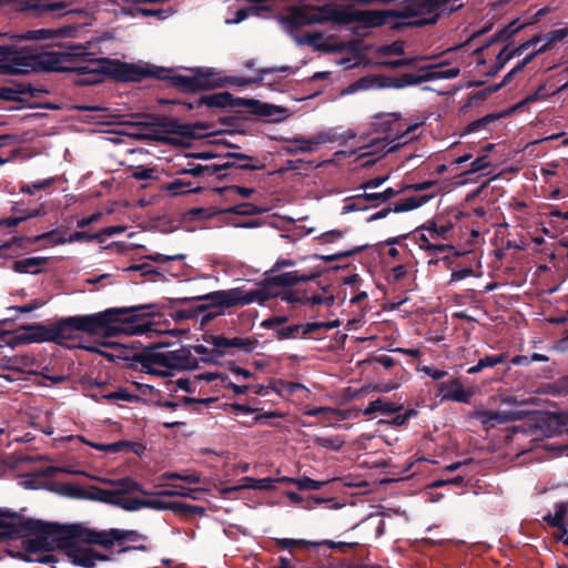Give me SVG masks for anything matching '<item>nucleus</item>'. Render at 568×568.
<instances>
[{"instance_id": "obj_1", "label": "nucleus", "mask_w": 568, "mask_h": 568, "mask_svg": "<svg viewBox=\"0 0 568 568\" xmlns=\"http://www.w3.org/2000/svg\"><path fill=\"white\" fill-rule=\"evenodd\" d=\"M152 305L112 307L103 312L62 317L52 325L33 324L23 327V332L12 333L7 328L16 317L0 320V347L53 342L69 349H84L95 355H191L190 351L151 352L139 349L141 344L129 341L130 337L151 331L146 321L151 313L140 312Z\"/></svg>"}, {"instance_id": "obj_2", "label": "nucleus", "mask_w": 568, "mask_h": 568, "mask_svg": "<svg viewBox=\"0 0 568 568\" xmlns=\"http://www.w3.org/2000/svg\"><path fill=\"white\" fill-rule=\"evenodd\" d=\"M125 538L119 529L92 531L78 525L60 526L36 519H21L14 514L0 511V541L21 540V549L8 548L11 557L30 562L51 564L58 561L54 550H61L74 565L94 568L98 562L106 561L110 556L99 551L105 550L115 541Z\"/></svg>"}, {"instance_id": "obj_3", "label": "nucleus", "mask_w": 568, "mask_h": 568, "mask_svg": "<svg viewBox=\"0 0 568 568\" xmlns=\"http://www.w3.org/2000/svg\"><path fill=\"white\" fill-rule=\"evenodd\" d=\"M283 22L291 30H298L305 26L324 22H334L339 26L358 22L371 28L388 26L393 30H400L405 24V21L399 20L398 10H349L332 3L314 8H294L288 14L283 17Z\"/></svg>"}, {"instance_id": "obj_4", "label": "nucleus", "mask_w": 568, "mask_h": 568, "mask_svg": "<svg viewBox=\"0 0 568 568\" xmlns=\"http://www.w3.org/2000/svg\"><path fill=\"white\" fill-rule=\"evenodd\" d=\"M108 58H92L83 47H73L67 51H42V61L39 71L44 72H74L80 75L77 81L81 85L101 83L109 77L108 65L102 63Z\"/></svg>"}, {"instance_id": "obj_5", "label": "nucleus", "mask_w": 568, "mask_h": 568, "mask_svg": "<svg viewBox=\"0 0 568 568\" xmlns=\"http://www.w3.org/2000/svg\"><path fill=\"white\" fill-rule=\"evenodd\" d=\"M317 277V273L302 274L300 271L285 272L265 278L263 286L256 290L245 291L241 287H235L225 291H215L200 298L210 300L212 305L221 307L244 306L253 302L264 304L273 296L278 295V292L273 291L274 287H292L300 282H310Z\"/></svg>"}, {"instance_id": "obj_6", "label": "nucleus", "mask_w": 568, "mask_h": 568, "mask_svg": "<svg viewBox=\"0 0 568 568\" xmlns=\"http://www.w3.org/2000/svg\"><path fill=\"white\" fill-rule=\"evenodd\" d=\"M463 0H407L398 9L405 27L422 28L437 23L442 14H450L463 7Z\"/></svg>"}, {"instance_id": "obj_7", "label": "nucleus", "mask_w": 568, "mask_h": 568, "mask_svg": "<svg viewBox=\"0 0 568 568\" xmlns=\"http://www.w3.org/2000/svg\"><path fill=\"white\" fill-rule=\"evenodd\" d=\"M42 52L18 47L8 33H0V71L4 74L39 72Z\"/></svg>"}, {"instance_id": "obj_8", "label": "nucleus", "mask_w": 568, "mask_h": 568, "mask_svg": "<svg viewBox=\"0 0 568 568\" xmlns=\"http://www.w3.org/2000/svg\"><path fill=\"white\" fill-rule=\"evenodd\" d=\"M94 480L114 487L113 506L120 507L126 511H136L143 508L170 509L171 503L160 499H143L133 496L134 493L149 495L142 486L131 477L112 479L109 477H92Z\"/></svg>"}, {"instance_id": "obj_9", "label": "nucleus", "mask_w": 568, "mask_h": 568, "mask_svg": "<svg viewBox=\"0 0 568 568\" xmlns=\"http://www.w3.org/2000/svg\"><path fill=\"white\" fill-rule=\"evenodd\" d=\"M165 73L158 80L168 81L171 88L182 93H197L219 89L222 84L219 78V71L210 67H196L189 69L190 74H180L173 68L162 67Z\"/></svg>"}, {"instance_id": "obj_10", "label": "nucleus", "mask_w": 568, "mask_h": 568, "mask_svg": "<svg viewBox=\"0 0 568 568\" xmlns=\"http://www.w3.org/2000/svg\"><path fill=\"white\" fill-rule=\"evenodd\" d=\"M499 399V404L501 408L497 410L491 409H483L477 412V418L487 425H499L508 422L519 420L523 418V410L519 408L523 406H528L535 404L534 398H523L519 396H499L493 397V404L497 405Z\"/></svg>"}, {"instance_id": "obj_11", "label": "nucleus", "mask_w": 568, "mask_h": 568, "mask_svg": "<svg viewBox=\"0 0 568 568\" xmlns=\"http://www.w3.org/2000/svg\"><path fill=\"white\" fill-rule=\"evenodd\" d=\"M103 63L108 65L106 70L109 72V78L118 82H141L146 78L158 80V78H161V74L166 72L162 67L150 63H128L110 58H108V61H104Z\"/></svg>"}, {"instance_id": "obj_12", "label": "nucleus", "mask_w": 568, "mask_h": 568, "mask_svg": "<svg viewBox=\"0 0 568 568\" xmlns=\"http://www.w3.org/2000/svg\"><path fill=\"white\" fill-rule=\"evenodd\" d=\"M243 99L223 91L202 95L193 102H185L184 105L189 110L205 108L210 114H215L216 111L237 112L239 109L243 108Z\"/></svg>"}, {"instance_id": "obj_13", "label": "nucleus", "mask_w": 568, "mask_h": 568, "mask_svg": "<svg viewBox=\"0 0 568 568\" xmlns=\"http://www.w3.org/2000/svg\"><path fill=\"white\" fill-rule=\"evenodd\" d=\"M204 341L211 344L215 349L209 352L203 345L195 346V352L201 355H223L222 349L224 348H236L244 353H252L257 345L256 339L250 337H225L223 335H204Z\"/></svg>"}, {"instance_id": "obj_14", "label": "nucleus", "mask_w": 568, "mask_h": 568, "mask_svg": "<svg viewBox=\"0 0 568 568\" xmlns=\"http://www.w3.org/2000/svg\"><path fill=\"white\" fill-rule=\"evenodd\" d=\"M287 318L285 316H274L263 322V326L274 328L280 339L305 337L313 332L324 327H333L336 324L324 323H306V324H291L283 326Z\"/></svg>"}, {"instance_id": "obj_15", "label": "nucleus", "mask_w": 568, "mask_h": 568, "mask_svg": "<svg viewBox=\"0 0 568 568\" xmlns=\"http://www.w3.org/2000/svg\"><path fill=\"white\" fill-rule=\"evenodd\" d=\"M110 489H102L95 486L84 488L75 484H62L59 487V493L62 496L73 499H88L97 500L105 504L113 505L114 487Z\"/></svg>"}, {"instance_id": "obj_16", "label": "nucleus", "mask_w": 568, "mask_h": 568, "mask_svg": "<svg viewBox=\"0 0 568 568\" xmlns=\"http://www.w3.org/2000/svg\"><path fill=\"white\" fill-rule=\"evenodd\" d=\"M373 83H376L377 88L403 89L408 85L420 84L423 79H420V74L404 73L399 77H364L357 81V85L362 89H368Z\"/></svg>"}, {"instance_id": "obj_17", "label": "nucleus", "mask_w": 568, "mask_h": 568, "mask_svg": "<svg viewBox=\"0 0 568 568\" xmlns=\"http://www.w3.org/2000/svg\"><path fill=\"white\" fill-rule=\"evenodd\" d=\"M129 359L130 357H123ZM144 373L155 376H171L172 368L182 357H131Z\"/></svg>"}, {"instance_id": "obj_18", "label": "nucleus", "mask_w": 568, "mask_h": 568, "mask_svg": "<svg viewBox=\"0 0 568 568\" xmlns=\"http://www.w3.org/2000/svg\"><path fill=\"white\" fill-rule=\"evenodd\" d=\"M243 108L247 109L250 114L258 118L268 119L271 122H280L287 116V109L281 105L262 102L256 99H243Z\"/></svg>"}, {"instance_id": "obj_19", "label": "nucleus", "mask_w": 568, "mask_h": 568, "mask_svg": "<svg viewBox=\"0 0 568 568\" xmlns=\"http://www.w3.org/2000/svg\"><path fill=\"white\" fill-rule=\"evenodd\" d=\"M376 119L377 121L374 123L375 130L386 133L387 139L394 140L405 136L406 134L415 131L420 125V123H415L406 126L405 129L394 128L395 124L402 119V115L396 112L379 114L376 116Z\"/></svg>"}, {"instance_id": "obj_20", "label": "nucleus", "mask_w": 568, "mask_h": 568, "mask_svg": "<svg viewBox=\"0 0 568 568\" xmlns=\"http://www.w3.org/2000/svg\"><path fill=\"white\" fill-rule=\"evenodd\" d=\"M275 72H292V68L288 65L283 67H274V68H263L257 71V75L254 78H237V77H223L221 72H219V78L222 84L220 88H223L227 84L235 87H247L251 84H263L264 78L268 73Z\"/></svg>"}, {"instance_id": "obj_21", "label": "nucleus", "mask_w": 568, "mask_h": 568, "mask_svg": "<svg viewBox=\"0 0 568 568\" xmlns=\"http://www.w3.org/2000/svg\"><path fill=\"white\" fill-rule=\"evenodd\" d=\"M163 126L169 133L179 134L189 139L201 138L202 134L197 133V130L207 131L212 129V124L206 122L180 123V121L174 118L168 119Z\"/></svg>"}, {"instance_id": "obj_22", "label": "nucleus", "mask_w": 568, "mask_h": 568, "mask_svg": "<svg viewBox=\"0 0 568 568\" xmlns=\"http://www.w3.org/2000/svg\"><path fill=\"white\" fill-rule=\"evenodd\" d=\"M224 163L230 165L229 170L260 171L265 169V164L253 155L240 152H227L223 154Z\"/></svg>"}, {"instance_id": "obj_23", "label": "nucleus", "mask_w": 568, "mask_h": 568, "mask_svg": "<svg viewBox=\"0 0 568 568\" xmlns=\"http://www.w3.org/2000/svg\"><path fill=\"white\" fill-rule=\"evenodd\" d=\"M206 294H204V296ZM199 297H203V295L192 296V297H180V298L174 300V303H178V304H187L191 302H206V303L197 305L194 308L176 311L173 315V318L179 322V321L194 318L199 313L206 312L209 308H221V310L225 308V307L212 305L210 300H201Z\"/></svg>"}, {"instance_id": "obj_24", "label": "nucleus", "mask_w": 568, "mask_h": 568, "mask_svg": "<svg viewBox=\"0 0 568 568\" xmlns=\"http://www.w3.org/2000/svg\"><path fill=\"white\" fill-rule=\"evenodd\" d=\"M40 241H47L49 245H61L67 243V239L60 234L59 230H52L32 237L13 236V242L18 243V248L21 250H24L29 245L36 244Z\"/></svg>"}, {"instance_id": "obj_25", "label": "nucleus", "mask_w": 568, "mask_h": 568, "mask_svg": "<svg viewBox=\"0 0 568 568\" xmlns=\"http://www.w3.org/2000/svg\"><path fill=\"white\" fill-rule=\"evenodd\" d=\"M420 71H425L424 73H420V79H423V82L440 79H455L460 73V69L458 67L449 69H443L442 67H425L422 68Z\"/></svg>"}, {"instance_id": "obj_26", "label": "nucleus", "mask_w": 568, "mask_h": 568, "mask_svg": "<svg viewBox=\"0 0 568 568\" xmlns=\"http://www.w3.org/2000/svg\"><path fill=\"white\" fill-rule=\"evenodd\" d=\"M48 261V257H27L23 260L14 261L12 264V270L17 273L38 274L41 272L40 267L47 264Z\"/></svg>"}, {"instance_id": "obj_27", "label": "nucleus", "mask_w": 568, "mask_h": 568, "mask_svg": "<svg viewBox=\"0 0 568 568\" xmlns=\"http://www.w3.org/2000/svg\"><path fill=\"white\" fill-rule=\"evenodd\" d=\"M34 97L30 84H17L14 87H0V99L4 101H22V95Z\"/></svg>"}, {"instance_id": "obj_28", "label": "nucleus", "mask_w": 568, "mask_h": 568, "mask_svg": "<svg viewBox=\"0 0 568 568\" xmlns=\"http://www.w3.org/2000/svg\"><path fill=\"white\" fill-rule=\"evenodd\" d=\"M82 443L109 454H116L121 452H129L133 449V444L126 440H119L111 444H99L87 440L84 437H78Z\"/></svg>"}, {"instance_id": "obj_29", "label": "nucleus", "mask_w": 568, "mask_h": 568, "mask_svg": "<svg viewBox=\"0 0 568 568\" xmlns=\"http://www.w3.org/2000/svg\"><path fill=\"white\" fill-rule=\"evenodd\" d=\"M404 192V189L395 190L393 187H387L383 192H374L367 193L366 191L363 193V199L369 201V206L372 209L378 207L381 204L387 203L389 200L394 199L398 194Z\"/></svg>"}, {"instance_id": "obj_30", "label": "nucleus", "mask_w": 568, "mask_h": 568, "mask_svg": "<svg viewBox=\"0 0 568 568\" xmlns=\"http://www.w3.org/2000/svg\"><path fill=\"white\" fill-rule=\"evenodd\" d=\"M398 410L399 406H397L396 404L378 398L376 400L371 402L363 413L365 416H369L374 413H379L384 416H389Z\"/></svg>"}, {"instance_id": "obj_31", "label": "nucleus", "mask_w": 568, "mask_h": 568, "mask_svg": "<svg viewBox=\"0 0 568 568\" xmlns=\"http://www.w3.org/2000/svg\"><path fill=\"white\" fill-rule=\"evenodd\" d=\"M68 32L65 29H37L29 30L20 38L23 40H45V39H55L67 36Z\"/></svg>"}, {"instance_id": "obj_32", "label": "nucleus", "mask_w": 568, "mask_h": 568, "mask_svg": "<svg viewBox=\"0 0 568 568\" xmlns=\"http://www.w3.org/2000/svg\"><path fill=\"white\" fill-rule=\"evenodd\" d=\"M430 199L429 195L423 196H410L405 200H400L396 202L394 205H390V210L394 213H403L415 210L423 204H425Z\"/></svg>"}, {"instance_id": "obj_33", "label": "nucleus", "mask_w": 568, "mask_h": 568, "mask_svg": "<svg viewBox=\"0 0 568 568\" xmlns=\"http://www.w3.org/2000/svg\"><path fill=\"white\" fill-rule=\"evenodd\" d=\"M285 142L287 143V145H285L283 150L290 154L314 151V145L313 143H311V138L306 139L303 136H295L292 139H285Z\"/></svg>"}, {"instance_id": "obj_34", "label": "nucleus", "mask_w": 568, "mask_h": 568, "mask_svg": "<svg viewBox=\"0 0 568 568\" xmlns=\"http://www.w3.org/2000/svg\"><path fill=\"white\" fill-rule=\"evenodd\" d=\"M274 393L282 397H287L298 389L307 390L306 387L298 383L284 382L282 379H275L268 385Z\"/></svg>"}, {"instance_id": "obj_35", "label": "nucleus", "mask_w": 568, "mask_h": 568, "mask_svg": "<svg viewBox=\"0 0 568 568\" xmlns=\"http://www.w3.org/2000/svg\"><path fill=\"white\" fill-rule=\"evenodd\" d=\"M445 397L459 403H468L471 397V392L466 390L458 381H453L447 386Z\"/></svg>"}, {"instance_id": "obj_36", "label": "nucleus", "mask_w": 568, "mask_h": 568, "mask_svg": "<svg viewBox=\"0 0 568 568\" xmlns=\"http://www.w3.org/2000/svg\"><path fill=\"white\" fill-rule=\"evenodd\" d=\"M557 90H551L546 83L540 84L532 93L528 94L523 101H520L516 109L521 108L525 104L534 103L537 101L546 100L555 95Z\"/></svg>"}, {"instance_id": "obj_37", "label": "nucleus", "mask_w": 568, "mask_h": 568, "mask_svg": "<svg viewBox=\"0 0 568 568\" xmlns=\"http://www.w3.org/2000/svg\"><path fill=\"white\" fill-rule=\"evenodd\" d=\"M241 487L244 489H255V490H274V480L273 478L266 477L256 479L253 477H244L241 479Z\"/></svg>"}, {"instance_id": "obj_38", "label": "nucleus", "mask_w": 568, "mask_h": 568, "mask_svg": "<svg viewBox=\"0 0 568 568\" xmlns=\"http://www.w3.org/2000/svg\"><path fill=\"white\" fill-rule=\"evenodd\" d=\"M426 251L429 252V255L436 257L437 261H446L450 255L456 257L459 256L455 247L448 244H428V246H426Z\"/></svg>"}, {"instance_id": "obj_39", "label": "nucleus", "mask_w": 568, "mask_h": 568, "mask_svg": "<svg viewBox=\"0 0 568 568\" xmlns=\"http://www.w3.org/2000/svg\"><path fill=\"white\" fill-rule=\"evenodd\" d=\"M11 212L14 216L24 217V221L37 216H42L45 214V210L42 204H40L37 207L30 209L27 207L23 203H14V205H12L11 207Z\"/></svg>"}, {"instance_id": "obj_40", "label": "nucleus", "mask_w": 568, "mask_h": 568, "mask_svg": "<svg viewBox=\"0 0 568 568\" xmlns=\"http://www.w3.org/2000/svg\"><path fill=\"white\" fill-rule=\"evenodd\" d=\"M367 247H368V244H365V245L355 246V247H353L351 250H347V251H344V252H338V253L331 254V255L314 254L313 258L314 260H322L324 262L342 261V260H344L346 257L354 256V255L365 251Z\"/></svg>"}, {"instance_id": "obj_41", "label": "nucleus", "mask_w": 568, "mask_h": 568, "mask_svg": "<svg viewBox=\"0 0 568 568\" xmlns=\"http://www.w3.org/2000/svg\"><path fill=\"white\" fill-rule=\"evenodd\" d=\"M276 297H280L282 301L288 304H301V305H311V295L307 294L306 291H288L278 293Z\"/></svg>"}, {"instance_id": "obj_42", "label": "nucleus", "mask_w": 568, "mask_h": 568, "mask_svg": "<svg viewBox=\"0 0 568 568\" xmlns=\"http://www.w3.org/2000/svg\"><path fill=\"white\" fill-rule=\"evenodd\" d=\"M165 189L173 196L197 192V189L192 187L191 182H185L181 179H178L169 183Z\"/></svg>"}, {"instance_id": "obj_43", "label": "nucleus", "mask_w": 568, "mask_h": 568, "mask_svg": "<svg viewBox=\"0 0 568 568\" xmlns=\"http://www.w3.org/2000/svg\"><path fill=\"white\" fill-rule=\"evenodd\" d=\"M514 57H510L508 47H504L496 57L495 64L486 72V75L493 78L499 73V71L510 61Z\"/></svg>"}, {"instance_id": "obj_44", "label": "nucleus", "mask_w": 568, "mask_h": 568, "mask_svg": "<svg viewBox=\"0 0 568 568\" xmlns=\"http://www.w3.org/2000/svg\"><path fill=\"white\" fill-rule=\"evenodd\" d=\"M276 545L282 549L316 547L317 542L305 539L280 538Z\"/></svg>"}, {"instance_id": "obj_45", "label": "nucleus", "mask_w": 568, "mask_h": 568, "mask_svg": "<svg viewBox=\"0 0 568 568\" xmlns=\"http://www.w3.org/2000/svg\"><path fill=\"white\" fill-rule=\"evenodd\" d=\"M499 114H496V113H489L480 119H477L475 121H471L470 123L467 124V126L465 128V133H473V132H477L484 128H486L488 124L493 123L494 121H496L497 119H499Z\"/></svg>"}, {"instance_id": "obj_46", "label": "nucleus", "mask_w": 568, "mask_h": 568, "mask_svg": "<svg viewBox=\"0 0 568 568\" xmlns=\"http://www.w3.org/2000/svg\"><path fill=\"white\" fill-rule=\"evenodd\" d=\"M263 11L262 7L257 6H251L246 8H240L235 11L234 18L231 20H226V23H240L247 19L250 16H260V13Z\"/></svg>"}, {"instance_id": "obj_47", "label": "nucleus", "mask_w": 568, "mask_h": 568, "mask_svg": "<svg viewBox=\"0 0 568 568\" xmlns=\"http://www.w3.org/2000/svg\"><path fill=\"white\" fill-rule=\"evenodd\" d=\"M229 213L237 214V215H256L262 212V210L252 203L245 202L236 204L226 210Z\"/></svg>"}, {"instance_id": "obj_48", "label": "nucleus", "mask_w": 568, "mask_h": 568, "mask_svg": "<svg viewBox=\"0 0 568 568\" xmlns=\"http://www.w3.org/2000/svg\"><path fill=\"white\" fill-rule=\"evenodd\" d=\"M567 506L565 504H559L556 506L554 514L548 515L546 519L554 527H562L565 526L564 519L567 516Z\"/></svg>"}, {"instance_id": "obj_49", "label": "nucleus", "mask_w": 568, "mask_h": 568, "mask_svg": "<svg viewBox=\"0 0 568 568\" xmlns=\"http://www.w3.org/2000/svg\"><path fill=\"white\" fill-rule=\"evenodd\" d=\"M331 480L327 479V480H322V481H318V480H314L312 478H308L306 476H303V477H300L295 480V485L298 487V489L301 490H318L321 489L324 485L328 484Z\"/></svg>"}, {"instance_id": "obj_50", "label": "nucleus", "mask_w": 568, "mask_h": 568, "mask_svg": "<svg viewBox=\"0 0 568 568\" xmlns=\"http://www.w3.org/2000/svg\"><path fill=\"white\" fill-rule=\"evenodd\" d=\"M104 239H102L101 234H89L84 231H75L70 234V236L67 239V243H73V242H103Z\"/></svg>"}, {"instance_id": "obj_51", "label": "nucleus", "mask_w": 568, "mask_h": 568, "mask_svg": "<svg viewBox=\"0 0 568 568\" xmlns=\"http://www.w3.org/2000/svg\"><path fill=\"white\" fill-rule=\"evenodd\" d=\"M204 178L216 176L219 179V174H222V171H227L230 165L224 163V160H220L217 163L202 165Z\"/></svg>"}, {"instance_id": "obj_52", "label": "nucleus", "mask_w": 568, "mask_h": 568, "mask_svg": "<svg viewBox=\"0 0 568 568\" xmlns=\"http://www.w3.org/2000/svg\"><path fill=\"white\" fill-rule=\"evenodd\" d=\"M311 139H312L311 143H313V145L315 148L316 145H320V144H325V143L337 141L338 140V134L334 130H326V131L318 132L317 134H315Z\"/></svg>"}, {"instance_id": "obj_53", "label": "nucleus", "mask_w": 568, "mask_h": 568, "mask_svg": "<svg viewBox=\"0 0 568 568\" xmlns=\"http://www.w3.org/2000/svg\"><path fill=\"white\" fill-rule=\"evenodd\" d=\"M346 230H331L320 234L318 236L315 237V240H317L322 244H328L342 239L346 234Z\"/></svg>"}, {"instance_id": "obj_54", "label": "nucleus", "mask_w": 568, "mask_h": 568, "mask_svg": "<svg viewBox=\"0 0 568 568\" xmlns=\"http://www.w3.org/2000/svg\"><path fill=\"white\" fill-rule=\"evenodd\" d=\"M123 11L125 14H129L131 17L141 14L144 17L159 16L160 18H164V16H163L164 11L161 9L154 10V9H148V8H142V7H135V8L124 9Z\"/></svg>"}, {"instance_id": "obj_55", "label": "nucleus", "mask_w": 568, "mask_h": 568, "mask_svg": "<svg viewBox=\"0 0 568 568\" xmlns=\"http://www.w3.org/2000/svg\"><path fill=\"white\" fill-rule=\"evenodd\" d=\"M185 254H173V255H165L161 253H152L145 256L146 260L152 261L154 263H166L171 261H183L185 260Z\"/></svg>"}, {"instance_id": "obj_56", "label": "nucleus", "mask_w": 568, "mask_h": 568, "mask_svg": "<svg viewBox=\"0 0 568 568\" xmlns=\"http://www.w3.org/2000/svg\"><path fill=\"white\" fill-rule=\"evenodd\" d=\"M520 29L521 26H518L515 20L497 31V37L501 38V42H505L511 39Z\"/></svg>"}, {"instance_id": "obj_57", "label": "nucleus", "mask_w": 568, "mask_h": 568, "mask_svg": "<svg viewBox=\"0 0 568 568\" xmlns=\"http://www.w3.org/2000/svg\"><path fill=\"white\" fill-rule=\"evenodd\" d=\"M427 231L435 233L437 236L445 239L447 233L453 230L452 224H445L438 226L435 222L428 221L424 226Z\"/></svg>"}, {"instance_id": "obj_58", "label": "nucleus", "mask_w": 568, "mask_h": 568, "mask_svg": "<svg viewBox=\"0 0 568 568\" xmlns=\"http://www.w3.org/2000/svg\"><path fill=\"white\" fill-rule=\"evenodd\" d=\"M541 40L540 34H535L524 43L519 44L517 48L513 49L510 51V57H518L521 55L526 50L529 48L536 45Z\"/></svg>"}, {"instance_id": "obj_59", "label": "nucleus", "mask_w": 568, "mask_h": 568, "mask_svg": "<svg viewBox=\"0 0 568 568\" xmlns=\"http://www.w3.org/2000/svg\"><path fill=\"white\" fill-rule=\"evenodd\" d=\"M501 362V357H485L480 358L478 364L471 366L467 369V373L475 374L478 373L483 367H491Z\"/></svg>"}, {"instance_id": "obj_60", "label": "nucleus", "mask_w": 568, "mask_h": 568, "mask_svg": "<svg viewBox=\"0 0 568 568\" xmlns=\"http://www.w3.org/2000/svg\"><path fill=\"white\" fill-rule=\"evenodd\" d=\"M217 191L220 193L234 192V193L241 195L244 199L251 197L252 194L254 193V190L251 189V187L237 186V185L220 187V189H217Z\"/></svg>"}, {"instance_id": "obj_61", "label": "nucleus", "mask_w": 568, "mask_h": 568, "mask_svg": "<svg viewBox=\"0 0 568 568\" xmlns=\"http://www.w3.org/2000/svg\"><path fill=\"white\" fill-rule=\"evenodd\" d=\"M388 175H378L359 184L358 189L367 191L369 189H376L383 185L387 180Z\"/></svg>"}, {"instance_id": "obj_62", "label": "nucleus", "mask_w": 568, "mask_h": 568, "mask_svg": "<svg viewBox=\"0 0 568 568\" xmlns=\"http://www.w3.org/2000/svg\"><path fill=\"white\" fill-rule=\"evenodd\" d=\"M43 305H44L43 301H41V300H32L31 302H29L26 305L11 306V307L8 308V311H16V312H20V313H31V312L40 308Z\"/></svg>"}, {"instance_id": "obj_63", "label": "nucleus", "mask_w": 568, "mask_h": 568, "mask_svg": "<svg viewBox=\"0 0 568 568\" xmlns=\"http://www.w3.org/2000/svg\"><path fill=\"white\" fill-rule=\"evenodd\" d=\"M21 222H24V217L22 216H8L0 219V230L3 227L14 230Z\"/></svg>"}, {"instance_id": "obj_64", "label": "nucleus", "mask_w": 568, "mask_h": 568, "mask_svg": "<svg viewBox=\"0 0 568 568\" xmlns=\"http://www.w3.org/2000/svg\"><path fill=\"white\" fill-rule=\"evenodd\" d=\"M490 165V162L488 161V158L486 155L478 156L476 160H474L470 164L469 173L479 172Z\"/></svg>"}]
</instances>
